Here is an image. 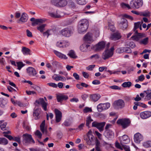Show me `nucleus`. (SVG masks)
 <instances>
[{
    "label": "nucleus",
    "mask_w": 151,
    "mask_h": 151,
    "mask_svg": "<svg viewBox=\"0 0 151 151\" xmlns=\"http://www.w3.org/2000/svg\"><path fill=\"white\" fill-rule=\"evenodd\" d=\"M105 43L104 41L100 42L95 46V49L96 51H100L103 50L105 47Z\"/></svg>",
    "instance_id": "f3484780"
},
{
    "label": "nucleus",
    "mask_w": 151,
    "mask_h": 151,
    "mask_svg": "<svg viewBox=\"0 0 151 151\" xmlns=\"http://www.w3.org/2000/svg\"><path fill=\"white\" fill-rule=\"evenodd\" d=\"M140 116L142 119H146L151 116V112L145 111L141 112L140 114Z\"/></svg>",
    "instance_id": "412c9836"
},
{
    "label": "nucleus",
    "mask_w": 151,
    "mask_h": 151,
    "mask_svg": "<svg viewBox=\"0 0 151 151\" xmlns=\"http://www.w3.org/2000/svg\"><path fill=\"white\" fill-rule=\"evenodd\" d=\"M87 138L85 140L86 141L87 144L89 145H92V142L94 139V137L92 134L91 131L88 132L87 134Z\"/></svg>",
    "instance_id": "9b49d317"
},
{
    "label": "nucleus",
    "mask_w": 151,
    "mask_h": 151,
    "mask_svg": "<svg viewBox=\"0 0 151 151\" xmlns=\"http://www.w3.org/2000/svg\"><path fill=\"white\" fill-rule=\"evenodd\" d=\"M22 52L24 55L29 54L30 52V50L25 47H22L21 50Z\"/></svg>",
    "instance_id": "2f4dec72"
},
{
    "label": "nucleus",
    "mask_w": 151,
    "mask_h": 151,
    "mask_svg": "<svg viewBox=\"0 0 151 151\" xmlns=\"http://www.w3.org/2000/svg\"><path fill=\"white\" fill-rule=\"evenodd\" d=\"M73 27H67L63 29L61 31V33L65 37H69L73 33Z\"/></svg>",
    "instance_id": "6e6552de"
},
{
    "label": "nucleus",
    "mask_w": 151,
    "mask_h": 151,
    "mask_svg": "<svg viewBox=\"0 0 151 151\" xmlns=\"http://www.w3.org/2000/svg\"><path fill=\"white\" fill-rule=\"evenodd\" d=\"M143 146L145 148H148L151 147V141H148L145 142L143 143Z\"/></svg>",
    "instance_id": "a19ab883"
},
{
    "label": "nucleus",
    "mask_w": 151,
    "mask_h": 151,
    "mask_svg": "<svg viewBox=\"0 0 151 151\" xmlns=\"http://www.w3.org/2000/svg\"><path fill=\"white\" fill-rule=\"evenodd\" d=\"M17 64L18 67V69L19 70H20L25 65L22 62H17Z\"/></svg>",
    "instance_id": "de8ad7c7"
},
{
    "label": "nucleus",
    "mask_w": 151,
    "mask_h": 151,
    "mask_svg": "<svg viewBox=\"0 0 151 151\" xmlns=\"http://www.w3.org/2000/svg\"><path fill=\"white\" fill-rule=\"evenodd\" d=\"M124 52L129 53L131 52V50L129 48L124 47Z\"/></svg>",
    "instance_id": "774afa93"
},
{
    "label": "nucleus",
    "mask_w": 151,
    "mask_h": 151,
    "mask_svg": "<svg viewBox=\"0 0 151 151\" xmlns=\"http://www.w3.org/2000/svg\"><path fill=\"white\" fill-rule=\"evenodd\" d=\"M31 88L37 91H39L40 89V88L39 87L35 85H34L32 86H31Z\"/></svg>",
    "instance_id": "e2e57ef3"
},
{
    "label": "nucleus",
    "mask_w": 151,
    "mask_h": 151,
    "mask_svg": "<svg viewBox=\"0 0 151 151\" xmlns=\"http://www.w3.org/2000/svg\"><path fill=\"white\" fill-rule=\"evenodd\" d=\"M45 24H42L37 27V29L40 31L41 33H42L45 30V28L46 26Z\"/></svg>",
    "instance_id": "ea45409f"
},
{
    "label": "nucleus",
    "mask_w": 151,
    "mask_h": 151,
    "mask_svg": "<svg viewBox=\"0 0 151 151\" xmlns=\"http://www.w3.org/2000/svg\"><path fill=\"white\" fill-rule=\"evenodd\" d=\"M121 36L119 33H115L113 34L111 36L110 39L111 40L116 41L121 38Z\"/></svg>",
    "instance_id": "cd10ccee"
},
{
    "label": "nucleus",
    "mask_w": 151,
    "mask_h": 151,
    "mask_svg": "<svg viewBox=\"0 0 151 151\" xmlns=\"http://www.w3.org/2000/svg\"><path fill=\"white\" fill-rule=\"evenodd\" d=\"M27 71L28 75L30 76H37V72L34 68L29 67L27 68Z\"/></svg>",
    "instance_id": "f8f14e48"
},
{
    "label": "nucleus",
    "mask_w": 151,
    "mask_h": 151,
    "mask_svg": "<svg viewBox=\"0 0 151 151\" xmlns=\"http://www.w3.org/2000/svg\"><path fill=\"white\" fill-rule=\"evenodd\" d=\"M60 0H51V3L53 5L58 7L59 6V4Z\"/></svg>",
    "instance_id": "37998d69"
},
{
    "label": "nucleus",
    "mask_w": 151,
    "mask_h": 151,
    "mask_svg": "<svg viewBox=\"0 0 151 151\" xmlns=\"http://www.w3.org/2000/svg\"><path fill=\"white\" fill-rule=\"evenodd\" d=\"M68 98L67 96L60 94L57 96V99L58 102H61L64 100H66Z\"/></svg>",
    "instance_id": "bb28decb"
},
{
    "label": "nucleus",
    "mask_w": 151,
    "mask_h": 151,
    "mask_svg": "<svg viewBox=\"0 0 151 151\" xmlns=\"http://www.w3.org/2000/svg\"><path fill=\"white\" fill-rule=\"evenodd\" d=\"M67 4V2L66 0H60L59 4V7H63Z\"/></svg>",
    "instance_id": "58836bf2"
},
{
    "label": "nucleus",
    "mask_w": 151,
    "mask_h": 151,
    "mask_svg": "<svg viewBox=\"0 0 151 151\" xmlns=\"http://www.w3.org/2000/svg\"><path fill=\"white\" fill-rule=\"evenodd\" d=\"M135 34L136 35L132 36L131 38L132 40L138 41L142 36V34L141 33H138L137 30L135 31Z\"/></svg>",
    "instance_id": "393cba45"
},
{
    "label": "nucleus",
    "mask_w": 151,
    "mask_h": 151,
    "mask_svg": "<svg viewBox=\"0 0 151 151\" xmlns=\"http://www.w3.org/2000/svg\"><path fill=\"white\" fill-rule=\"evenodd\" d=\"M114 23L112 22H108L109 29L112 32H114L115 30L114 26Z\"/></svg>",
    "instance_id": "72a5a7b5"
},
{
    "label": "nucleus",
    "mask_w": 151,
    "mask_h": 151,
    "mask_svg": "<svg viewBox=\"0 0 151 151\" xmlns=\"http://www.w3.org/2000/svg\"><path fill=\"white\" fill-rule=\"evenodd\" d=\"M23 143L25 144L35 143V141L32 135L28 134H25L22 135Z\"/></svg>",
    "instance_id": "f03ea898"
},
{
    "label": "nucleus",
    "mask_w": 151,
    "mask_h": 151,
    "mask_svg": "<svg viewBox=\"0 0 151 151\" xmlns=\"http://www.w3.org/2000/svg\"><path fill=\"white\" fill-rule=\"evenodd\" d=\"M28 18L27 14L25 12H23L22 14L19 21L22 22L24 23L27 22Z\"/></svg>",
    "instance_id": "b1692460"
},
{
    "label": "nucleus",
    "mask_w": 151,
    "mask_h": 151,
    "mask_svg": "<svg viewBox=\"0 0 151 151\" xmlns=\"http://www.w3.org/2000/svg\"><path fill=\"white\" fill-rule=\"evenodd\" d=\"M49 86H51L54 88H57V84L53 83H48L47 84Z\"/></svg>",
    "instance_id": "680f3d73"
},
{
    "label": "nucleus",
    "mask_w": 151,
    "mask_h": 151,
    "mask_svg": "<svg viewBox=\"0 0 151 151\" xmlns=\"http://www.w3.org/2000/svg\"><path fill=\"white\" fill-rule=\"evenodd\" d=\"M84 39V40L88 43H90L93 41L92 37V34L91 33L88 32L85 35Z\"/></svg>",
    "instance_id": "2eb2a0df"
},
{
    "label": "nucleus",
    "mask_w": 151,
    "mask_h": 151,
    "mask_svg": "<svg viewBox=\"0 0 151 151\" xmlns=\"http://www.w3.org/2000/svg\"><path fill=\"white\" fill-rule=\"evenodd\" d=\"M114 48L112 47L109 49H107L103 53L102 57L104 60H106L112 56L114 54Z\"/></svg>",
    "instance_id": "7ed1b4c3"
},
{
    "label": "nucleus",
    "mask_w": 151,
    "mask_h": 151,
    "mask_svg": "<svg viewBox=\"0 0 151 151\" xmlns=\"http://www.w3.org/2000/svg\"><path fill=\"white\" fill-rule=\"evenodd\" d=\"M93 121V119H92L90 115L87 116L86 118V125L87 127H89V125Z\"/></svg>",
    "instance_id": "473e14b6"
},
{
    "label": "nucleus",
    "mask_w": 151,
    "mask_h": 151,
    "mask_svg": "<svg viewBox=\"0 0 151 151\" xmlns=\"http://www.w3.org/2000/svg\"><path fill=\"white\" fill-rule=\"evenodd\" d=\"M143 23V21H141V22H136L134 23V31H135L136 29L138 28L139 26L141 24H142Z\"/></svg>",
    "instance_id": "a18cd8bd"
},
{
    "label": "nucleus",
    "mask_w": 151,
    "mask_h": 151,
    "mask_svg": "<svg viewBox=\"0 0 151 151\" xmlns=\"http://www.w3.org/2000/svg\"><path fill=\"white\" fill-rule=\"evenodd\" d=\"M48 14L51 17L55 18H60L63 16V13L58 10H56L54 12H49Z\"/></svg>",
    "instance_id": "9d476101"
},
{
    "label": "nucleus",
    "mask_w": 151,
    "mask_h": 151,
    "mask_svg": "<svg viewBox=\"0 0 151 151\" xmlns=\"http://www.w3.org/2000/svg\"><path fill=\"white\" fill-rule=\"evenodd\" d=\"M67 55L71 58H77L74 51L73 50L69 51Z\"/></svg>",
    "instance_id": "f704fd0d"
},
{
    "label": "nucleus",
    "mask_w": 151,
    "mask_h": 151,
    "mask_svg": "<svg viewBox=\"0 0 151 151\" xmlns=\"http://www.w3.org/2000/svg\"><path fill=\"white\" fill-rule=\"evenodd\" d=\"M134 105H137L138 106L142 107L143 108H146L147 107V105L143 103L140 102H134Z\"/></svg>",
    "instance_id": "4c0bfd02"
},
{
    "label": "nucleus",
    "mask_w": 151,
    "mask_h": 151,
    "mask_svg": "<svg viewBox=\"0 0 151 151\" xmlns=\"http://www.w3.org/2000/svg\"><path fill=\"white\" fill-rule=\"evenodd\" d=\"M118 124L121 125L123 128H125L128 127L130 123V122L129 119H118L117 121Z\"/></svg>",
    "instance_id": "0eeeda50"
},
{
    "label": "nucleus",
    "mask_w": 151,
    "mask_h": 151,
    "mask_svg": "<svg viewBox=\"0 0 151 151\" xmlns=\"http://www.w3.org/2000/svg\"><path fill=\"white\" fill-rule=\"evenodd\" d=\"M36 102L39 104H41L45 111L47 110V104L44 100L43 98H40L39 100L36 101Z\"/></svg>",
    "instance_id": "6ab92c4d"
},
{
    "label": "nucleus",
    "mask_w": 151,
    "mask_h": 151,
    "mask_svg": "<svg viewBox=\"0 0 151 151\" xmlns=\"http://www.w3.org/2000/svg\"><path fill=\"white\" fill-rule=\"evenodd\" d=\"M109 88L112 89L114 90H120L121 89L120 87L116 85L110 86Z\"/></svg>",
    "instance_id": "052dcab7"
},
{
    "label": "nucleus",
    "mask_w": 151,
    "mask_h": 151,
    "mask_svg": "<svg viewBox=\"0 0 151 151\" xmlns=\"http://www.w3.org/2000/svg\"><path fill=\"white\" fill-rule=\"evenodd\" d=\"M139 43L141 44H143L144 45H146L148 43V37L141 40L139 41Z\"/></svg>",
    "instance_id": "79ce46f5"
},
{
    "label": "nucleus",
    "mask_w": 151,
    "mask_h": 151,
    "mask_svg": "<svg viewBox=\"0 0 151 151\" xmlns=\"http://www.w3.org/2000/svg\"><path fill=\"white\" fill-rule=\"evenodd\" d=\"M50 30H48L46 31L43 33V35L44 37H47V38L50 35L49 32Z\"/></svg>",
    "instance_id": "bf43d9fd"
},
{
    "label": "nucleus",
    "mask_w": 151,
    "mask_h": 151,
    "mask_svg": "<svg viewBox=\"0 0 151 151\" xmlns=\"http://www.w3.org/2000/svg\"><path fill=\"white\" fill-rule=\"evenodd\" d=\"M140 15L146 17H149L150 16V12L148 11L142 13Z\"/></svg>",
    "instance_id": "864d4df0"
},
{
    "label": "nucleus",
    "mask_w": 151,
    "mask_h": 151,
    "mask_svg": "<svg viewBox=\"0 0 151 151\" xmlns=\"http://www.w3.org/2000/svg\"><path fill=\"white\" fill-rule=\"evenodd\" d=\"M40 111L39 108L35 109H34L33 115L35 119L37 120L40 119Z\"/></svg>",
    "instance_id": "5701e85b"
},
{
    "label": "nucleus",
    "mask_w": 151,
    "mask_h": 151,
    "mask_svg": "<svg viewBox=\"0 0 151 151\" xmlns=\"http://www.w3.org/2000/svg\"><path fill=\"white\" fill-rule=\"evenodd\" d=\"M104 136L108 139H111L114 138V133L112 130L110 129H106L104 133Z\"/></svg>",
    "instance_id": "ddd939ff"
},
{
    "label": "nucleus",
    "mask_w": 151,
    "mask_h": 151,
    "mask_svg": "<svg viewBox=\"0 0 151 151\" xmlns=\"http://www.w3.org/2000/svg\"><path fill=\"white\" fill-rule=\"evenodd\" d=\"M143 92L146 94V97L148 100L151 99V90L150 88H148L146 91H144Z\"/></svg>",
    "instance_id": "7c9ffc66"
},
{
    "label": "nucleus",
    "mask_w": 151,
    "mask_h": 151,
    "mask_svg": "<svg viewBox=\"0 0 151 151\" xmlns=\"http://www.w3.org/2000/svg\"><path fill=\"white\" fill-rule=\"evenodd\" d=\"M134 139L136 143H139L143 140V137L141 134L138 132L134 135Z\"/></svg>",
    "instance_id": "4468645a"
},
{
    "label": "nucleus",
    "mask_w": 151,
    "mask_h": 151,
    "mask_svg": "<svg viewBox=\"0 0 151 151\" xmlns=\"http://www.w3.org/2000/svg\"><path fill=\"white\" fill-rule=\"evenodd\" d=\"M55 121L56 122L58 123L61 120L62 114L60 111L57 109H55Z\"/></svg>",
    "instance_id": "dca6fc26"
},
{
    "label": "nucleus",
    "mask_w": 151,
    "mask_h": 151,
    "mask_svg": "<svg viewBox=\"0 0 151 151\" xmlns=\"http://www.w3.org/2000/svg\"><path fill=\"white\" fill-rule=\"evenodd\" d=\"M110 106L109 103H107L104 104H100L97 106V109L99 112H101L102 111L108 109Z\"/></svg>",
    "instance_id": "1a4fd4ad"
},
{
    "label": "nucleus",
    "mask_w": 151,
    "mask_h": 151,
    "mask_svg": "<svg viewBox=\"0 0 151 151\" xmlns=\"http://www.w3.org/2000/svg\"><path fill=\"white\" fill-rule=\"evenodd\" d=\"M76 1L78 4L81 5H84L87 2L86 0H76Z\"/></svg>",
    "instance_id": "3c124183"
},
{
    "label": "nucleus",
    "mask_w": 151,
    "mask_h": 151,
    "mask_svg": "<svg viewBox=\"0 0 151 151\" xmlns=\"http://www.w3.org/2000/svg\"><path fill=\"white\" fill-rule=\"evenodd\" d=\"M121 6L123 8H128L129 9L130 8V6L129 4H126L124 3H122L121 4Z\"/></svg>",
    "instance_id": "603ef678"
},
{
    "label": "nucleus",
    "mask_w": 151,
    "mask_h": 151,
    "mask_svg": "<svg viewBox=\"0 0 151 151\" xmlns=\"http://www.w3.org/2000/svg\"><path fill=\"white\" fill-rule=\"evenodd\" d=\"M132 85V83L131 82L128 81L127 82H124L122 84V86L124 87H129Z\"/></svg>",
    "instance_id": "c03bdc74"
},
{
    "label": "nucleus",
    "mask_w": 151,
    "mask_h": 151,
    "mask_svg": "<svg viewBox=\"0 0 151 151\" xmlns=\"http://www.w3.org/2000/svg\"><path fill=\"white\" fill-rule=\"evenodd\" d=\"M64 41L58 42L56 43L57 46L60 48L64 47Z\"/></svg>",
    "instance_id": "49530a36"
},
{
    "label": "nucleus",
    "mask_w": 151,
    "mask_h": 151,
    "mask_svg": "<svg viewBox=\"0 0 151 151\" xmlns=\"http://www.w3.org/2000/svg\"><path fill=\"white\" fill-rule=\"evenodd\" d=\"M95 65H91L87 67L86 68L89 70H92L95 67Z\"/></svg>",
    "instance_id": "69168bd1"
},
{
    "label": "nucleus",
    "mask_w": 151,
    "mask_h": 151,
    "mask_svg": "<svg viewBox=\"0 0 151 151\" xmlns=\"http://www.w3.org/2000/svg\"><path fill=\"white\" fill-rule=\"evenodd\" d=\"M8 143V140L4 137H0V144L4 145H7Z\"/></svg>",
    "instance_id": "e433bc0d"
},
{
    "label": "nucleus",
    "mask_w": 151,
    "mask_h": 151,
    "mask_svg": "<svg viewBox=\"0 0 151 151\" xmlns=\"http://www.w3.org/2000/svg\"><path fill=\"white\" fill-rule=\"evenodd\" d=\"M105 124V122L99 123L96 121H94L92 123V126L96 128L100 132H101L104 130V127Z\"/></svg>",
    "instance_id": "423d86ee"
},
{
    "label": "nucleus",
    "mask_w": 151,
    "mask_h": 151,
    "mask_svg": "<svg viewBox=\"0 0 151 151\" xmlns=\"http://www.w3.org/2000/svg\"><path fill=\"white\" fill-rule=\"evenodd\" d=\"M53 52L60 59H67L68 58V57L65 55L62 54L59 52L55 50H53Z\"/></svg>",
    "instance_id": "a878e982"
},
{
    "label": "nucleus",
    "mask_w": 151,
    "mask_h": 151,
    "mask_svg": "<svg viewBox=\"0 0 151 151\" xmlns=\"http://www.w3.org/2000/svg\"><path fill=\"white\" fill-rule=\"evenodd\" d=\"M88 26V22L86 19L81 20L78 23V30L79 33H82L86 31Z\"/></svg>",
    "instance_id": "f257e3e1"
},
{
    "label": "nucleus",
    "mask_w": 151,
    "mask_h": 151,
    "mask_svg": "<svg viewBox=\"0 0 151 151\" xmlns=\"http://www.w3.org/2000/svg\"><path fill=\"white\" fill-rule=\"evenodd\" d=\"M17 104V105L20 107H23V106H24V105L23 104V103H21L20 101H16V105Z\"/></svg>",
    "instance_id": "0e129e2a"
},
{
    "label": "nucleus",
    "mask_w": 151,
    "mask_h": 151,
    "mask_svg": "<svg viewBox=\"0 0 151 151\" xmlns=\"http://www.w3.org/2000/svg\"><path fill=\"white\" fill-rule=\"evenodd\" d=\"M7 123L6 122H4L1 124L0 126V127L1 129V130H4L6 129H5L6 126V125Z\"/></svg>",
    "instance_id": "13d9d810"
},
{
    "label": "nucleus",
    "mask_w": 151,
    "mask_h": 151,
    "mask_svg": "<svg viewBox=\"0 0 151 151\" xmlns=\"http://www.w3.org/2000/svg\"><path fill=\"white\" fill-rule=\"evenodd\" d=\"M69 5L70 7L73 9H76V4L73 1H70Z\"/></svg>",
    "instance_id": "09e8293b"
},
{
    "label": "nucleus",
    "mask_w": 151,
    "mask_h": 151,
    "mask_svg": "<svg viewBox=\"0 0 151 151\" xmlns=\"http://www.w3.org/2000/svg\"><path fill=\"white\" fill-rule=\"evenodd\" d=\"M7 102V101L4 100L3 98H0V106L1 107H4Z\"/></svg>",
    "instance_id": "c9c22d12"
},
{
    "label": "nucleus",
    "mask_w": 151,
    "mask_h": 151,
    "mask_svg": "<svg viewBox=\"0 0 151 151\" xmlns=\"http://www.w3.org/2000/svg\"><path fill=\"white\" fill-rule=\"evenodd\" d=\"M119 25L122 29H125L127 28L128 25L127 20L125 18H123Z\"/></svg>",
    "instance_id": "a211bd4d"
},
{
    "label": "nucleus",
    "mask_w": 151,
    "mask_h": 151,
    "mask_svg": "<svg viewBox=\"0 0 151 151\" xmlns=\"http://www.w3.org/2000/svg\"><path fill=\"white\" fill-rule=\"evenodd\" d=\"M92 111V109L91 108L88 107H85L83 109V112L84 113H87L89 112H91Z\"/></svg>",
    "instance_id": "4d7b16f0"
},
{
    "label": "nucleus",
    "mask_w": 151,
    "mask_h": 151,
    "mask_svg": "<svg viewBox=\"0 0 151 151\" xmlns=\"http://www.w3.org/2000/svg\"><path fill=\"white\" fill-rule=\"evenodd\" d=\"M80 50L82 52L86 51L87 50V47L86 44H83L80 47Z\"/></svg>",
    "instance_id": "8fccbe9b"
},
{
    "label": "nucleus",
    "mask_w": 151,
    "mask_h": 151,
    "mask_svg": "<svg viewBox=\"0 0 151 151\" xmlns=\"http://www.w3.org/2000/svg\"><path fill=\"white\" fill-rule=\"evenodd\" d=\"M52 78L53 79L56 81H64L66 80L65 77L56 74H54L52 76Z\"/></svg>",
    "instance_id": "4be33fe9"
},
{
    "label": "nucleus",
    "mask_w": 151,
    "mask_h": 151,
    "mask_svg": "<svg viewBox=\"0 0 151 151\" xmlns=\"http://www.w3.org/2000/svg\"><path fill=\"white\" fill-rule=\"evenodd\" d=\"M130 141L129 137L126 135H124L121 138V145L123 144H127Z\"/></svg>",
    "instance_id": "aec40b11"
},
{
    "label": "nucleus",
    "mask_w": 151,
    "mask_h": 151,
    "mask_svg": "<svg viewBox=\"0 0 151 151\" xmlns=\"http://www.w3.org/2000/svg\"><path fill=\"white\" fill-rule=\"evenodd\" d=\"M45 121L44 120L40 126V130L43 133L46 134L47 131L46 128H45Z\"/></svg>",
    "instance_id": "c85d7f7f"
},
{
    "label": "nucleus",
    "mask_w": 151,
    "mask_h": 151,
    "mask_svg": "<svg viewBox=\"0 0 151 151\" xmlns=\"http://www.w3.org/2000/svg\"><path fill=\"white\" fill-rule=\"evenodd\" d=\"M35 134L37 136L38 138L41 139L42 136V134L41 132L39 130H37L36 132H35Z\"/></svg>",
    "instance_id": "5fc2aeb1"
},
{
    "label": "nucleus",
    "mask_w": 151,
    "mask_h": 151,
    "mask_svg": "<svg viewBox=\"0 0 151 151\" xmlns=\"http://www.w3.org/2000/svg\"><path fill=\"white\" fill-rule=\"evenodd\" d=\"M130 4L133 8L137 9L142 6L143 1V0H132Z\"/></svg>",
    "instance_id": "20e7f679"
},
{
    "label": "nucleus",
    "mask_w": 151,
    "mask_h": 151,
    "mask_svg": "<svg viewBox=\"0 0 151 151\" xmlns=\"http://www.w3.org/2000/svg\"><path fill=\"white\" fill-rule=\"evenodd\" d=\"M100 95L99 94H94L91 95L90 98L91 101H96L100 99Z\"/></svg>",
    "instance_id": "c756f323"
},
{
    "label": "nucleus",
    "mask_w": 151,
    "mask_h": 151,
    "mask_svg": "<svg viewBox=\"0 0 151 151\" xmlns=\"http://www.w3.org/2000/svg\"><path fill=\"white\" fill-rule=\"evenodd\" d=\"M125 106L124 101L122 99H119L115 101L113 104V106L115 109H122Z\"/></svg>",
    "instance_id": "39448f33"
},
{
    "label": "nucleus",
    "mask_w": 151,
    "mask_h": 151,
    "mask_svg": "<svg viewBox=\"0 0 151 151\" xmlns=\"http://www.w3.org/2000/svg\"><path fill=\"white\" fill-rule=\"evenodd\" d=\"M122 148L124 149L125 151H130L129 146L126 145H122Z\"/></svg>",
    "instance_id": "6e6d98bb"
},
{
    "label": "nucleus",
    "mask_w": 151,
    "mask_h": 151,
    "mask_svg": "<svg viewBox=\"0 0 151 151\" xmlns=\"http://www.w3.org/2000/svg\"><path fill=\"white\" fill-rule=\"evenodd\" d=\"M4 136L7 138L8 139H9L10 140H13V137H12V136L10 135H8L7 134H4Z\"/></svg>",
    "instance_id": "338daca9"
}]
</instances>
